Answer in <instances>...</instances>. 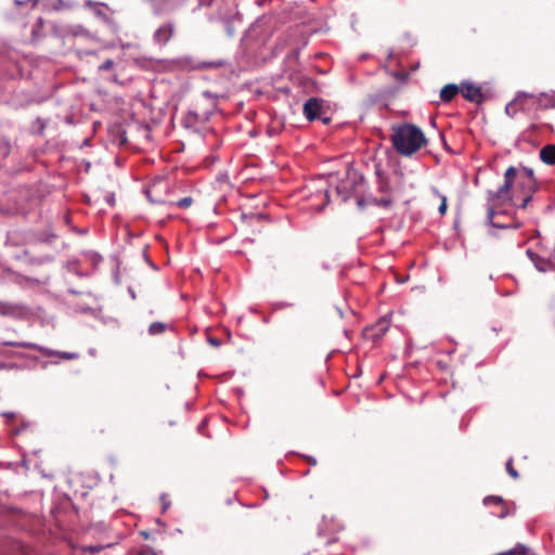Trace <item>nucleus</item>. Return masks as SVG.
Returning <instances> with one entry per match:
<instances>
[{
  "label": "nucleus",
  "instance_id": "f257e3e1",
  "mask_svg": "<svg viewBox=\"0 0 555 555\" xmlns=\"http://www.w3.org/2000/svg\"><path fill=\"white\" fill-rule=\"evenodd\" d=\"M537 189V179L531 168L508 167L504 173V183L498 190L487 192V223L499 229L520 228L521 222L519 221L512 225H504L495 223L493 219L496 215L503 214L501 207L517 199L518 195L534 193Z\"/></svg>",
  "mask_w": 555,
  "mask_h": 555
},
{
  "label": "nucleus",
  "instance_id": "f03ea898",
  "mask_svg": "<svg viewBox=\"0 0 555 555\" xmlns=\"http://www.w3.org/2000/svg\"><path fill=\"white\" fill-rule=\"evenodd\" d=\"M426 142L422 129L413 124L403 122L393 125L391 128V143L400 155L411 156Z\"/></svg>",
  "mask_w": 555,
  "mask_h": 555
},
{
  "label": "nucleus",
  "instance_id": "7ed1b4c3",
  "mask_svg": "<svg viewBox=\"0 0 555 555\" xmlns=\"http://www.w3.org/2000/svg\"><path fill=\"white\" fill-rule=\"evenodd\" d=\"M538 112L535 93L525 91L517 92L515 98L505 106V113L512 118L517 117L519 114L535 117Z\"/></svg>",
  "mask_w": 555,
  "mask_h": 555
},
{
  "label": "nucleus",
  "instance_id": "20e7f679",
  "mask_svg": "<svg viewBox=\"0 0 555 555\" xmlns=\"http://www.w3.org/2000/svg\"><path fill=\"white\" fill-rule=\"evenodd\" d=\"M362 181V178L357 172L347 171L343 178L337 175L331 173L328 176V186L335 184V193L337 198L341 202H347L356 193L357 186Z\"/></svg>",
  "mask_w": 555,
  "mask_h": 555
},
{
  "label": "nucleus",
  "instance_id": "39448f33",
  "mask_svg": "<svg viewBox=\"0 0 555 555\" xmlns=\"http://www.w3.org/2000/svg\"><path fill=\"white\" fill-rule=\"evenodd\" d=\"M307 199L310 201V207L321 211L330 202V186L325 179H318L306 185Z\"/></svg>",
  "mask_w": 555,
  "mask_h": 555
},
{
  "label": "nucleus",
  "instance_id": "423d86ee",
  "mask_svg": "<svg viewBox=\"0 0 555 555\" xmlns=\"http://www.w3.org/2000/svg\"><path fill=\"white\" fill-rule=\"evenodd\" d=\"M170 191V184L166 179H156L146 189L145 194L151 203L167 204V195Z\"/></svg>",
  "mask_w": 555,
  "mask_h": 555
},
{
  "label": "nucleus",
  "instance_id": "0eeeda50",
  "mask_svg": "<svg viewBox=\"0 0 555 555\" xmlns=\"http://www.w3.org/2000/svg\"><path fill=\"white\" fill-rule=\"evenodd\" d=\"M305 117L309 121H313L315 119L322 120L324 124H328L331 121L330 117H323L324 107L323 101L318 98H310L306 101L302 108Z\"/></svg>",
  "mask_w": 555,
  "mask_h": 555
},
{
  "label": "nucleus",
  "instance_id": "6e6552de",
  "mask_svg": "<svg viewBox=\"0 0 555 555\" xmlns=\"http://www.w3.org/2000/svg\"><path fill=\"white\" fill-rule=\"evenodd\" d=\"M176 34V24L167 21L159 25L153 33L152 39L155 46L165 47L173 38Z\"/></svg>",
  "mask_w": 555,
  "mask_h": 555
},
{
  "label": "nucleus",
  "instance_id": "1a4fd4ad",
  "mask_svg": "<svg viewBox=\"0 0 555 555\" xmlns=\"http://www.w3.org/2000/svg\"><path fill=\"white\" fill-rule=\"evenodd\" d=\"M526 254L538 271L553 272L555 279V251L550 257H544L529 248Z\"/></svg>",
  "mask_w": 555,
  "mask_h": 555
},
{
  "label": "nucleus",
  "instance_id": "9d476101",
  "mask_svg": "<svg viewBox=\"0 0 555 555\" xmlns=\"http://www.w3.org/2000/svg\"><path fill=\"white\" fill-rule=\"evenodd\" d=\"M207 121V114H199L195 111H189L182 117L181 124L185 129L197 132L206 125Z\"/></svg>",
  "mask_w": 555,
  "mask_h": 555
},
{
  "label": "nucleus",
  "instance_id": "9b49d317",
  "mask_svg": "<svg viewBox=\"0 0 555 555\" xmlns=\"http://www.w3.org/2000/svg\"><path fill=\"white\" fill-rule=\"evenodd\" d=\"M461 93L465 100L476 104H481L485 101L481 87L469 81L461 83Z\"/></svg>",
  "mask_w": 555,
  "mask_h": 555
},
{
  "label": "nucleus",
  "instance_id": "f8f14e48",
  "mask_svg": "<svg viewBox=\"0 0 555 555\" xmlns=\"http://www.w3.org/2000/svg\"><path fill=\"white\" fill-rule=\"evenodd\" d=\"M389 327L390 320L387 318H382L367 330V335H370L374 341H377L383 338V336L388 332Z\"/></svg>",
  "mask_w": 555,
  "mask_h": 555
},
{
  "label": "nucleus",
  "instance_id": "ddd939ff",
  "mask_svg": "<svg viewBox=\"0 0 555 555\" xmlns=\"http://www.w3.org/2000/svg\"><path fill=\"white\" fill-rule=\"evenodd\" d=\"M121 64V60L119 62L114 61L113 59H105L98 65V70L101 73H109L108 79L113 82H119L118 76L116 74L117 67Z\"/></svg>",
  "mask_w": 555,
  "mask_h": 555
},
{
  "label": "nucleus",
  "instance_id": "4468645a",
  "mask_svg": "<svg viewBox=\"0 0 555 555\" xmlns=\"http://www.w3.org/2000/svg\"><path fill=\"white\" fill-rule=\"evenodd\" d=\"M539 112L555 108V91L535 93Z\"/></svg>",
  "mask_w": 555,
  "mask_h": 555
},
{
  "label": "nucleus",
  "instance_id": "2eb2a0df",
  "mask_svg": "<svg viewBox=\"0 0 555 555\" xmlns=\"http://www.w3.org/2000/svg\"><path fill=\"white\" fill-rule=\"evenodd\" d=\"M178 5L171 3V0H153L152 10L157 16L170 13L177 9Z\"/></svg>",
  "mask_w": 555,
  "mask_h": 555
},
{
  "label": "nucleus",
  "instance_id": "dca6fc26",
  "mask_svg": "<svg viewBox=\"0 0 555 555\" xmlns=\"http://www.w3.org/2000/svg\"><path fill=\"white\" fill-rule=\"evenodd\" d=\"M459 92H461V86L448 83L440 91V100L442 103H449L459 94Z\"/></svg>",
  "mask_w": 555,
  "mask_h": 555
},
{
  "label": "nucleus",
  "instance_id": "f3484780",
  "mask_svg": "<svg viewBox=\"0 0 555 555\" xmlns=\"http://www.w3.org/2000/svg\"><path fill=\"white\" fill-rule=\"evenodd\" d=\"M540 159L546 165L555 164V145L547 144L540 150Z\"/></svg>",
  "mask_w": 555,
  "mask_h": 555
},
{
  "label": "nucleus",
  "instance_id": "a211bd4d",
  "mask_svg": "<svg viewBox=\"0 0 555 555\" xmlns=\"http://www.w3.org/2000/svg\"><path fill=\"white\" fill-rule=\"evenodd\" d=\"M2 346L18 347V348H25V349H29V350H39L42 353L50 354L47 349L41 348L37 344L29 343V341H3Z\"/></svg>",
  "mask_w": 555,
  "mask_h": 555
},
{
  "label": "nucleus",
  "instance_id": "6ab92c4d",
  "mask_svg": "<svg viewBox=\"0 0 555 555\" xmlns=\"http://www.w3.org/2000/svg\"><path fill=\"white\" fill-rule=\"evenodd\" d=\"M485 505H498L501 507V512L498 514L499 517L504 518L507 515L506 507L504 506V501L501 496L489 495L483 499Z\"/></svg>",
  "mask_w": 555,
  "mask_h": 555
},
{
  "label": "nucleus",
  "instance_id": "aec40b11",
  "mask_svg": "<svg viewBox=\"0 0 555 555\" xmlns=\"http://www.w3.org/2000/svg\"><path fill=\"white\" fill-rule=\"evenodd\" d=\"M168 327L169 325L167 323L157 321L150 324L147 332L150 335L155 336L163 334Z\"/></svg>",
  "mask_w": 555,
  "mask_h": 555
},
{
  "label": "nucleus",
  "instance_id": "412c9836",
  "mask_svg": "<svg viewBox=\"0 0 555 555\" xmlns=\"http://www.w3.org/2000/svg\"><path fill=\"white\" fill-rule=\"evenodd\" d=\"M532 195H533V193H525V194L518 195V198L514 199V202H512L511 204H513L514 206H516L520 209H525L528 206V204L530 203V201L532 199Z\"/></svg>",
  "mask_w": 555,
  "mask_h": 555
},
{
  "label": "nucleus",
  "instance_id": "4be33fe9",
  "mask_svg": "<svg viewBox=\"0 0 555 555\" xmlns=\"http://www.w3.org/2000/svg\"><path fill=\"white\" fill-rule=\"evenodd\" d=\"M193 204V198L191 196H185L177 202L169 201V206H177L181 209H188Z\"/></svg>",
  "mask_w": 555,
  "mask_h": 555
},
{
  "label": "nucleus",
  "instance_id": "5701e85b",
  "mask_svg": "<svg viewBox=\"0 0 555 555\" xmlns=\"http://www.w3.org/2000/svg\"><path fill=\"white\" fill-rule=\"evenodd\" d=\"M14 312V305L5 301H0V315H12Z\"/></svg>",
  "mask_w": 555,
  "mask_h": 555
},
{
  "label": "nucleus",
  "instance_id": "b1692460",
  "mask_svg": "<svg viewBox=\"0 0 555 555\" xmlns=\"http://www.w3.org/2000/svg\"><path fill=\"white\" fill-rule=\"evenodd\" d=\"M434 193L438 196L440 199V205L438 207V211L441 216H443L447 212L448 204H447V196L439 193L437 190L434 191Z\"/></svg>",
  "mask_w": 555,
  "mask_h": 555
},
{
  "label": "nucleus",
  "instance_id": "393cba45",
  "mask_svg": "<svg viewBox=\"0 0 555 555\" xmlns=\"http://www.w3.org/2000/svg\"><path fill=\"white\" fill-rule=\"evenodd\" d=\"M224 65V62L223 61H205V62H202L198 67L201 69H210V68H219V67H222Z\"/></svg>",
  "mask_w": 555,
  "mask_h": 555
},
{
  "label": "nucleus",
  "instance_id": "a878e982",
  "mask_svg": "<svg viewBox=\"0 0 555 555\" xmlns=\"http://www.w3.org/2000/svg\"><path fill=\"white\" fill-rule=\"evenodd\" d=\"M372 203L383 208H389L392 205V198L390 196H384L380 199L373 198Z\"/></svg>",
  "mask_w": 555,
  "mask_h": 555
},
{
  "label": "nucleus",
  "instance_id": "bb28decb",
  "mask_svg": "<svg viewBox=\"0 0 555 555\" xmlns=\"http://www.w3.org/2000/svg\"><path fill=\"white\" fill-rule=\"evenodd\" d=\"M505 468H506V472L507 474L513 478V479H518L519 477V474L518 472L515 469L514 465H513V457H509L505 464Z\"/></svg>",
  "mask_w": 555,
  "mask_h": 555
},
{
  "label": "nucleus",
  "instance_id": "cd10ccee",
  "mask_svg": "<svg viewBox=\"0 0 555 555\" xmlns=\"http://www.w3.org/2000/svg\"><path fill=\"white\" fill-rule=\"evenodd\" d=\"M543 128H545L547 130H552L553 129L551 124H538V122L530 124L528 129L532 130V131H537V130H540V129H543Z\"/></svg>",
  "mask_w": 555,
  "mask_h": 555
},
{
  "label": "nucleus",
  "instance_id": "c85d7f7f",
  "mask_svg": "<svg viewBox=\"0 0 555 555\" xmlns=\"http://www.w3.org/2000/svg\"><path fill=\"white\" fill-rule=\"evenodd\" d=\"M52 354H57L63 360H73L78 357L76 353L73 352H56L51 350V356Z\"/></svg>",
  "mask_w": 555,
  "mask_h": 555
},
{
  "label": "nucleus",
  "instance_id": "c756f323",
  "mask_svg": "<svg viewBox=\"0 0 555 555\" xmlns=\"http://www.w3.org/2000/svg\"><path fill=\"white\" fill-rule=\"evenodd\" d=\"M378 190L385 194L386 196H389V193H390V185L387 181L385 180H380L379 181V186H378Z\"/></svg>",
  "mask_w": 555,
  "mask_h": 555
},
{
  "label": "nucleus",
  "instance_id": "7c9ffc66",
  "mask_svg": "<svg viewBox=\"0 0 555 555\" xmlns=\"http://www.w3.org/2000/svg\"><path fill=\"white\" fill-rule=\"evenodd\" d=\"M160 502H162V512L163 513H166V511L169 508L170 506V501L168 499V496L166 494H163L160 496Z\"/></svg>",
  "mask_w": 555,
  "mask_h": 555
},
{
  "label": "nucleus",
  "instance_id": "2f4dec72",
  "mask_svg": "<svg viewBox=\"0 0 555 555\" xmlns=\"http://www.w3.org/2000/svg\"><path fill=\"white\" fill-rule=\"evenodd\" d=\"M306 460L307 462L310 464V465H317V459L313 457V456H306Z\"/></svg>",
  "mask_w": 555,
  "mask_h": 555
},
{
  "label": "nucleus",
  "instance_id": "473e14b6",
  "mask_svg": "<svg viewBox=\"0 0 555 555\" xmlns=\"http://www.w3.org/2000/svg\"><path fill=\"white\" fill-rule=\"evenodd\" d=\"M4 417H7L8 420H11V418H14L15 417V414L13 412H5L2 414Z\"/></svg>",
  "mask_w": 555,
  "mask_h": 555
},
{
  "label": "nucleus",
  "instance_id": "72a5a7b5",
  "mask_svg": "<svg viewBox=\"0 0 555 555\" xmlns=\"http://www.w3.org/2000/svg\"><path fill=\"white\" fill-rule=\"evenodd\" d=\"M90 550H91L92 552H99V551H101V550H102V546H94V547H90Z\"/></svg>",
  "mask_w": 555,
  "mask_h": 555
},
{
  "label": "nucleus",
  "instance_id": "f704fd0d",
  "mask_svg": "<svg viewBox=\"0 0 555 555\" xmlns=\"http://www.w3.org/2000/svg\"><path fill=\"white\" fill-rule=\"evenodd\" d=\"M210 343L212 345H215V346H219L220 345L219 340H217V339H210Z\"/></svg>",
  "mask_w": 555,
  "mask_h": 555
},
{
  "label": "nucleus",
  "instance_id": "c9c22d12",
  "mask_svg": "<svg viewBox=\"0 0 555 555\" xmlns=\"http://www.w3.org/2000/svg\"><path fill=\"white\" fill-rule=\"evenodd\" d=\"M13 434H14V435L20 434V429H17V428H16V429H14V430H13Z\"/></svg>",
  "mask_w": 555,
  "mask_h": 555
},
{
  "label": "nucleus",
  "instance_id": "e433bc0d",
  "mask_svg": "<svg viewBox=\"0 0 555 555\" xmlns=\"http://www.w3.org/2000/svg\"><path fill=\"white\" fill-rule=\"evenodd\" d=\"M551 309H553V310L555 311V300H554V302L552 304Z\"/></svg>",
  "mask_w": 555,
  "mask_h": 555
},
{
  "label": "nucleus",
  "instance_id": "4c0bfd02",
  "mask_svg": "<svg viewBox=\"0 0 555 555\" xmlns=\"http://www.w3.org/2000/svg\"><path fill=\"white\" fill-rule=\"evenodd\" d=\"M0 466H2V464L0 463Z\"/></svg>",
  "mask_w": 555,
  "mask_h": 555
}]
</instances>
